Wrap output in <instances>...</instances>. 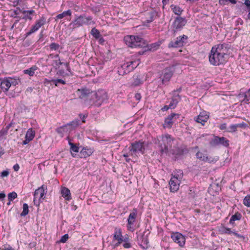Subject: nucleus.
<instances>
[{
  "instance_id": "nucleus-1",
  "label": "nucleus",
  "mask_w": 250,
  "mask_h": 250,
  "mask_svg": "<svg viewBox=\"0 0 250 250\" xmlns=\"http://www.w3.org/2000/svg\"><path fill=\"white\" fill-rule=\"evenodd\" d=\"M77 94L84 104L88 107L91 106L99 107L107 99V96L104 90L92 91L88 88L78 89Z\"/></svg>"
},
{
  "instance_id": "nucleus-2",
  "label": "nucleus",
  "mask_w": 250,
  "mask_h": 250,
  "mask_svg": "<svg viewBox=\"0 0 250 250\" xmlns=\"http://www.w3.org/2000/svg\"><path fill=\"white\" fill-rule=\"evenodd\" d=\"M125 44L130 47H145V51L156 50L159 46V44L155 43L149 45H147L146 42L138 36L130 35L124 38Z\"/></svg>"
},
{
  "instance_id": "nucleus-3",
  "label": "nucleus",
  "mask_w": 250,
  "mask_h": 250,
  "mask_svg": "<svg viewBox=\"0 0 250 250\" xmlns=\"http://www.w3.org/2000/svg\"><path fill=\"white\" fill-rule=\"evenodd\" d=\"M173 139L169 134L162 135L157 137V140L155 142L157 144L161 154L167 153L169 148L172 145Z\"/></svg>"
},
{
  "instance_id": "nucleus-4",
  "label": "nucleus",
  "mask_w": 250,
  "mask_h": 250,
  "mask_svg": "<svg viewBox=\"0 0 250 250\" xmlns=\"http://www.w3.org/2000/svg\"><path fill=\"white\" fill-rule=\"evenodd\" d=\"M95 22L93 21L91 16L86 17L85 15H81L76 17L75 19L70 23L69 26L73 29L77 28L83 25L94 24Z\"/></svg>"
},
{
  "instance_id": "nucleus-5",
  "label": "nucleus",
  "mask_w": 250,
  "mask_h": 250,
  "mask_svg": "<svg viewBox=\"0 0 250 250\" xmlns=\"http://www.w3.org/2000/svg\"><path fill=\"white\" fill-rule=\"evenodd\" d=\"M187 22L185 17H176L171 25V32L174 36L181 31Z\"/></svg>"
},
{
  "instance_id": "nucleus-6",
  "label": "nucleus",
  "mask_w": 250,
  "mask_h": 250,
  "mask_svg": "<svg viewBox=\"0 0 250 250\" xmlns=\"http://www.w3.org/2000/svg\"><path fill=\"white\" fill-rule=\"evenodd\" d=\"M145 149L144 142L141 141L131 143L129 147L130 155L132 157H138V154H144Z\"/></svg>"
},
{
  "instance_id": "nucleus-7",
  "label": "nucleus",
  "mask_w": 250,
  "mask_h": 250,
  "mask_svg": "<svg viewBox=\"0 0 250 250\" xmlns=\"http://www.w3.org/2000/svg\"><path fill=\"white\" fill-rule=\"evenodd\" d=\"M225 55L217 53L211 50L209 55V61L213 65H219L225 62Z\"/></svg>"
},
{
  "instance_id": "nucleus-8",
  "label": "nucleus",
  "mask_w": 250,
  "mask_h": 250,
  "mask_svg": "<svg viewBox=\"0 0 250 250\" xmlns=\"http://www.w3.org/2000/svg\"><path fill=\"white\" fill-rule=\"evenodd\" d=\"M79 125V121H72L66 125H63L61 127H58L56 129V131L62 137H63L65 133L70 132L74 128L78 126Z\"/></svg>"
},
{
  "instance_id": "nucleus-9",
  "label": "nucleus",
  "mask_w": 250,
  "mask_h": 250,
  "mask_svg": "<svg viewBox=\"0 0 250 250\" xmlns=\"http://www.w3.org/2000/svg\"><path fill=\"white\" fill-rule=\"evenodd\" d=\"M47 187L43 185L42 187L36 189L34 194V202L35 205L39 206L42 200L44 197L47 191Z\"/></svg>"
},
{
  "instance_id": "nucleus-10",
  "label": "nucleus",
  "mask_w": 250,
  "mask_h": 250,
  "mask_svg": "<svg viewBox=\"0 0 250 250\" xmlns=\"http://www.w3.org/2000/svg\"><path fill=\"white\" fill-rule=\"evenodd\" d=\"M174 71V66H169L164 69L160 76L163 84H167L170 81Z\"/></svg>"
},
{
  "instance_id": "nucleus-11",
  "label": "nucleus",
  "mask_w": 250,
  "mask_h": 250,
  "mask_svg": "<svg viewBox=\"0 0 250 250\" xmlns=\"http://www.w3.org/2000/svg\"><path fill=\"white\" fill-rule=\"evenodd\" d=\"M137 215V209L134 208L128 217L126 227L127 229L130 231L133 232L135 230L134 223L136 221Z\"/></svg>"
},
{
  "instance_id": "nucleus-12",
  "label": "nucleus",
  "mask_w": 250,
  "mask_h": 250,
  "mask_svg": "<svg viewBox=\"0 0 250 250\" xmlns=\"http://www.w3.org/2000/svg\"><path fill=\"white\" fill-rule=\"evenodd\" d=\"M210 145L212 146H222L225 147H228L229 146V140L224 137H220L215 136L210 141Z\"/></svg>"
},
{
  "instance_id": "nucleus-13",
  "label": "nucleus",
  "mask_w": 250,
  "mask_h": 250,
  "mask_svg": "<svg viewBox=\"0 0 250 250\" xmlns=\"http://www.w3.org/2000/svg\"><path fill=\"white\" fill-rule=\"evenodd\" d=\"M46 23V18L44 16H42L40 19L37 20L34 25L32 26L30 31L25 34L26 37L30 36L33 33L38 31L40 27L44 25Z\"/></svg>"
},
{
  "instance_id": "nucleus-14",
  "label": "nucleus",
  "mask_w": 250,
  "mask_h": 250,
  "mask_svg": "<svg viewBox=\"0 0 250 250\" xmlns=\"http://www.w3.org/2000/svg\"><path fill=\"white\" fill-rule=\"evenodd\" d=\"M188 36L185 35L177 37L175 40L171 41L168 44V48L180 47L184 45Z\"/></svg>"
},
{
  "instance_id": "nucleus-15",
  "label": "nucleus",
  "mask_w": 250,
  "mask_h": 250,
  "mask_svg": "<svg viewBox=\"0 0 250 250\" xmlns=\"http://www.w3.org/2000/svg\"><path fill=\"white\" fill-rule=\"evenodd\" d=\"M171 238L176 243L178 244L180 247H183L185 244V236L179 232H172L171 233Z\"/></svg>"
},
{
  "instance_id": "nucleus-16",
  "label": "nucleus",
  "mask_w": 250,
  "mask_h": 250,
  "mask_svg": "<svg viewBox=\"0 0 250 250\" xmlns=\"http://www.w3.org/2000/svg\"><path fill=\"white\" fill-rule=\"evenodd\" d=\"M189 152L188 148L185 146H181L176 148L172 153L175 159H181L184 156L188 154Z\"/></svg>"
},
{
  "instance_id": "nucleus-17",
  "label": "nucleus",
  "mask_w": 250,
  "mask_h": 250,
  "mask_svg": "<svg viewBox=\"0 0 250 250\" xmlns=\"http://www.w3.org/2000/svg\"><path fill=\"white\" fill-rule=\"evenodd\" d=\"M240 101L244 104L250 103V88L246 92L241 91L238 95Z\"/></svg>"
},
{
  "instance_id": "nucleus-18",
  "label": "nucleus",
  "mask_w": 250,
  "mask_h": 250,
  "mask_svg": "<svg viewBox=\"0 0 250 250\" xmlns=\"http://www.w3.org/2000/svg\"><path fill=\"white\" fill-rule=\"evenodd\" d=\"M132 71V67L129 65L128 62L123 63L120 67L118 68V73L120 75H124L129 73Z\"/></svg>"
},
{
  "instance_id": "nucleus-19",
  "label": "nucleus",
  "mask_w": 250,
  "mask_h": 250,
  "mask_svg": "<svg viewBox=\"0 0 250 250\" xmlns=\"http://www.w3.org/2000/svg\"><path fill=\"white\" fill-rule=\"evenodd\" d=\"M137 242L138 244L143 249L148 248V240L147 236L144 234H139L137 236Z\"/></svg>"
},
{
  "instance_id": "nucleus-20",
  "label": "nucleus",
  "mask_w": 250,
  "mask_h": 250,
  "mask_svg": "<svg viewBox=\"0 0 250 250\" xmlns=\"http://www.w3.org/2000/svg\"><path fill=\"white\" fill-rule=\"evenodd\" d=\"M179 116V115L178 114H175L174 113H172L170 114L169 115H168L167 118H165L164 121V123L163 124V127L164 128H170L172 127V125H173V119L175 117H177L178 118Z\"/></svg>"
},
{
  "instance_id": "nucleus-21",
  "label": "nucleus",
  "mask_w": 250,
  "mask_h": 250,
  "mask_svg": "<svg viewBox=\"0 0 250 250\" xmlns=\"http://www.w3.org/2000/svg\"><path fill=\"white\" fill-rule=\"evenodd\" d=\"M209 118V115L205 111L201 112L200 114L195 118V120L197 123H200L202 125H204Z\"/></svg>"
},
{
  "instance_id": "nucleus-22",
  "label": "nucleus",
  "mask_w": 250,
  "mask_h": 250,
  "mask_svg": "<svg viewBox=\"0 0 250 250\" xmlns=\"http://www.w3.org/2000/svg\"><path fill=\"white\" fill-rule=\"evenodd\" d=\"M180 182L181 181L171 177L169 182L170 191L172 192L177 191L179 189Z\"/></svg>"
},
{
  "instance_id": "nucleus-23",
  "label": "nucleus",
  "mask_w": 250,
  "mask_h": 250,
  "mask_svg": "<svg viewBox=\"0 0 250 250\" xmlns=\"http://www.w3.org/2000/svg\"><path fill=\"white\" fill-rule=\"evenodd\" d=\"M196 156L198 159L205 162L211 163L213 162V160H212L211 157H209L207 155H205L200 151H198L197 152Z\"/></svg>"
},
{
  "instance_id": "nucleus-24",
  "label": "nucleus",
  "mask_w": 250,
  "mask_h": 250,
  "mask_svg": "<svg viewBox=\"0 0 250 250\" xmlns=\"http://www.w3.org/2000/svg\"><path fill=\"white\" fill-rule=\"evenodd\" d=\"M226 48V44H219L217 45L213 46L211 50L215 52L219 53H221V54L223 55H225Z\"/></svg>"
},
{
  "instance_id": "nucleus-25",
  "label": "nucleus",
  "mask_w": 250,
  "mask_h": 250,
  "mask_svg": "<svg viewBox=\"0 0 250 250\" xmlns=\"http://www.w3.org/2000/svg\"><path fill=\"white\" fill-rule=\"evenodd\" d=\"M181 100V96L178 94H173V96L171 98L170 104H169L171 109H174Z\"/></svg>"
},
{
  "instance_id": "nucleus-26",
  "label": "nucleus",
  "mask_w": 250,
  "mask_h": 250,
  "mask_svg": "<svg viewBox=\"0 0 250 250\" xmlns=\"http://www.w3.org/2000/svg\"><path fill=\"white\" fill-rule=\"evenodd\" d=\"M17 9H19V11L22 12V14L24 15V16L22 17V19L25 20H32V17L31 16L35 13V11L33 10H22L19 7H17Z\"/></svg>"
},
{
  "instance_id": "nucleus-27",
  "label": "nucleus",
  "mask_w": 250,
  "mask_h": 250,
  "mask_svg": "<svg viewBox=\"0 0 250 250\" xmlns=\"http://www.w3.org/2000/svg\"><path fill=\"white\" fill-rule=\"evenodd\" d=\"M132 85L134 86H137L143 83L144 81V77L142 75H134Z\"/></svg>"
},
{
  "instance_id": "nucleus-28",
  "label": "nucleus",
  "mask_w": 250,
  "mask_h": 250,
  "mask_svg": "<svg viewBox=\"0 0 250 250\" xmlns=\"http://www.w3.org/2000/svg\"><path fill=\"white\" fill-rule=\"evenodd\" d=\"M11 85V82L7 79L3 80L0 84V87L3 92H7Z\"/></svg>"
},
{
  "instance_id": "nucleus-29",
  "label": "nucleus",
  "mask_w": 250,
  "mask_h": 250,
  "mask_svg": "<svg viewBox=\"0 0 250 250\" xmlns=\"http://www.w3.org/2000/svg\"><path fill=\"white\" fill-rule=\"evenodd\" d=\"M92 153L93 151L91 148L83 147L80 152V157L84 158H86L90 156Z\"/></svg>"
},
{
  "instance_id": "nucleus-30",
  "label": "nucleus",
  "mask_w": 250,
  "mask_h": 250,
  "mask_svg": "<svg viewBox=\"0 0 250 250\" xmlns=\"http://www.w3.org/2000/svg\"><path fill=\"white\" fill-rule=\"evenodd\" d=\"M61 194L62 196L67 200H70L71 199L70 190L65 187L62 188Z\"/></svg>"
},
{
  "instance_id": "nucleus-31",
  "label": "nucleus",
  "mask_w": 250,
  "mask_h": 250,
  "mask_svg": "<svg viewBox=\"0 0 250 250\" xmlns=\"http://www.w3.org/2000/svg\"><path fill=\"white\" fill-rule=\"evenodd\" d=\"M123 235L122 234V231L120 229L116 228L114 234V239L119 241V243H122Z\"/></svg>"
},
{
  "instance_id": "nucleus-32",
  "label": "nucleus",
  "mask_w": 250,
  "mask_h": 250,
  "mask_svg": "<svg viewBox=\"0 0 250 250\" xmlns=\"http://www.w3.org/2000/svg\"><path fill=\"white\" fill-rule=\"evenodd\" d=\"M170 8L172 12L179 17H180V15L183 12V10L181 7L175 4H171L170 5Z\"/></svg>"
},
{
  "instance_id": "nucleus-33",
  "label": "nucleus",
  "mask_w": 250,
  "mask_h": 250,
  "mask_svg": "<svg viewBox=\"0 0 250 250\" xmlns=\"http://www.w3.org/2000/svg\"><path fill=\"white\" fill-rule=\"evenodd\" d=\"M242 216L239 212H236L234 215H232L229 220V223L230 224L233 225L235 221L240 220Z\"/></svg>"
},
{
  "instance_id": "nucleus-34",
  "label": "nucleus",
  "mask_w": 250,
  "mask_h": 250,
  "mask_svg": "<svg viewBox=\"0 0 250 250\" xmlns=\"http://www.w3.org/2000/svg\"><path fill=\"white\" fill-rule=\"evenodd\" d=\"M38 67L36 65H33L29 69L23 70V73L27 74L30 76H33L35 74V71L37 70Z\"/></svg>"
},
{
  "instance_id": "nucleus-35",
  "label": "nucleus",
  "mask_w": 250,
  "mask_h": 250,
  "mask_svg": "<svg viewBox=\"0 0 250 250\" xmlns=\"http://www.w3.org/2000/svg\"><path fill=\"white\" fill-rule=\"evenodd\" d=\"M72 15V11L70 9H68L67 11H64L62 13L57 15L55 18V20L62 19L65 17L67 16H71Z\"/></svg>"
},
{
  "instance_id": "nucleus-36",
  "label": "nucleus",
  "mask_w": 250,
  "mask_h": 250,
  "mask_svg": "<svg viewBox=\"0 0 250 250\" xmlns=\"http://www.w3.org/2000/svg\"><path fill=\"white\" fill-rule=\"evenodd\" d=\"M35 135V132L33 130L32 128H29L27 130L25 138L29 139V141H31L34 138Z\"/></svg>"
},
{
  "instance_id": "nucleus-37",
  "label": "nucleus",
  "mask_w": 250,
  "mask_h": 250,
  "mask_svg": "<svg viewBox=\"0 0 250 250\" xmlns=\"http://www.w3.org/2000/svg\"><path fill=\"white\" fill-rule=\"evenodd\" d=\"M172 178H175L179 181H181L183 177V172L182 170L179 169L176 172L172 174Z\"/></svg>"
},
{
  "instance_id": "nucleus-38",
  "label": "nucleus",
  "mask_w": 250,
  "mask_h": 250,
  "mask_svg": "<svg viewBox=\"0 0 250 250\" xmlns=\"http://www.w3.org/2000/svg\"><path fill=\"white\" fill-rule=\"evenodd\" d=\"M68 140V144L70 146L71 151L74 152H78L79 151V147L75 144L71 142L69 137H67Z\"/></svg>"
},
{
  "instance_id": "nucleus-39",
  "label": "nucleus",
  "mask_w": 250,
  "mask_h": 250,
  "mask_svg": "<svg viewBox=\"0 0 250 250\" xmlns=\"http://www.w3.org/2000/svg\"><path fill=\"white\" fill-rule=\"evenodd\" d=\"M90 34L96 40H98L101 36L100 31L95 27L91 29Z\"/></svg>"
},
{
  "instance_id": "nucleus-40",
  "label": "nucleus",
  "mask_w": 250,
  "mask_h": 250,
  "mask_svg": "<svg viewBox=\"0 0 250 250\" xmlns=\"http://www.w3.org/2000/svg\"><path fill=\"white\" fill-rule=\"evenodd\" d=\"M29 212V207L27 204L24 203L23 205V210L21 213V216H25L28 214Z\"/></svg>"
},
{
  "instance_id": "nucleus-41",
  "label": "nucleus",
  "mask_w": 250,
  "mask_h": 250,
  "mask_svg": "<svg viewBox=\"0 0 250 250\" xmlns=\"http://www.w3.org/2000/svg\"><path fill=\"white\" fill-rule=\"evenodd\" d=\"M52 82L56 86H58L59 84H66V82L65 81L61 79H51Z\"/></svg>"
},
{
  "instance_id": "nucleus-42",
  "label": "nucleus",
  "mask_w": 250,
  "mask_h": 250,
  "mask_svg": "<svg viewBox=\"0 0 250 250\" xmlns=\"http://www.w3.org/2000/svg\"><path fill=\"white\" fill-rule=\"evenodd\" d=\"M237 130V127L236 124L231 125L227 129V132L229 133H234Z\"/></svg>"
},
{
  "instance_id": "nucleus-43",
  "label": "nucleus",
  "mask_w": 250,
  "mask_h": 250,
  "mask_svg": "<svg viewBox=\"0 0 250 250\" xmlns=\"http://www.w3.org/2000/svg\"><path fill=\"white\" fill-rule=\"evenodd\" d=\"M17 197V194L16 192L13 191L8 194V199L10 201H13L14 199Z\"/></svg>"
},
{
  "instance_id": "nucleus-44",
  "label": "nucleus",
  "mask_w": 250,
  "mask_h": 250,
  "mask_svg": "<svg viewBox=\"0 0 250 250\" xmlns=\"http://www.w3.org/2000/svg\"><path fill=\"white\" fill-rule=\"evenodd\" d=\"M230 2L232 4H236L237 3L236 0H219V3L221 5H226L227 2Z\"/></svg>"
},
{
  "instance_id": "nucleus-45",
  "label": "nucleus",
  "mask_w": 250,
  "mask_h": 250,
  "mask_svg": "<svg viewBox=\"0 0 250 250\" xmlns=\"http://www.w3.org/2000/svg\"><path fill=\"white\" fill-rule=\"evenodd\" d=\"M60 45L58 43L52 42L49 45V47L51 50H57L60 48Z\"/></svg>"
},
{
  "instance_id": "nucleus-46",
  "label": "nucleus",
  "mask_w": 250,
  "mask_h": 250,
  "mask_svg": "<svg viewBox=\"0 0 250 250\" xmlns=\"http://www.w3.org/2000/svg\"><path fill=\"white\" fill-rule=\"evenodd\" d=\"M220 231L222 233H225V234H231L232 230L230 229L227 228L225 227H223L221 229Z\"/></svg>"
},
{
  "instance_id": "nucleus-47",
  "label": "nucleus",
  "mask_w": 250,
  "mask_h": 250,
  "mask_svg": "<svg viewBox=\"0 0 250 250\" xmlns=\"http://www.w3.org/2000/svg\"><path fill=\"white\" fill-rule=\"evenodd\" d=\"M243 204L248 207H250V196H246L243 200Z\"/></svg>"
},
{
  "instance_id": "nucleus-48",
  "label": "nucleus",
  "mask_w": 250,
  "mask_h": 250,
  "mask_svg": "<svg viewBox=\"0 0 250 250\" xmlns=\"http://www.w3.org/2000/svg\"><path fill=\"white\" fill-rule=\"evenodd\" d=\"M129 65L132 67V71L137 67L139 63L138 61H129L128 62Z\"/></svg>"
},
{
  "instance_id": "nucleus-49",
  "label": "nucleus",
  "mask_w": 250,
  "mask_h": 250,
  "mask_svg": "<svg viewBox=\"0 0 250 250\" xmlns=\"http://www.w3.org/2000/svg\"><path fill=\"white\" fill-rule=\"evenodd\" d=\"M236 126L238 128H241L243 129H246L247 128H248L249 126L248 125L244 122H242L241 123L237 124Z\"/></svg>"
},
{
  "instance_id": "nucleus-50",
  "label": "nucleus",
  "mask_w": 250,
  "mask_h": 250,
  "mask_svg": "<svg viewBox=\"0 0 250 250\" xmlns=\"http://www.w3.org/2000/svg\"><path fill=\"white\" fill-rule=\"evenodd\" d=\"M69 238V235L68 234H65L61 237L60 240V242L64 243H65Z\"/></svg>"
},
{
  "instance_id": "nucleus-51",
  "label": "nucleus",
  "mask_w": 250,
  "mask_h": 250,
  "mask_svg": "<svg viewBox=\"0 0 250 250\" xmlns=\"http://www.w3.org/2000/svg\"><path fill=\"white\" fill-rule=\"evenodd\" d=\"M155 15V13L154 12L149 13V18L146 20L147 23H150L153 21Z\"/></svg>"
},
{
  "instance_id": "nucleus-52",
  "label": "nucleus",
  "mask_w": 250,
  "mask_h": 250,
  "mask_svg": "<svg viewBox=\"0 0 250 250\" xmlns=\"http://www.w3.org/2000/svg\"><path fill=\"white\" fill-rule=\"evenodd\" d=\"M9 172L8 170H5L2 171L0 173V176L2 177H5L8 176L9 175Z\"/></svg>"
},
{
  "instance_id": "nucleus-53",
  "label": "nucleus",
  "mask_w": 250,
  "mask_h": 250,
  "mask_svg": "<svg viewBox=\"0 0 250 250\" xmlns=\"http://www.w3.org/2000/svg\"><path fill=\"white\" fill-rule=\"evenodd\" d=\"M7 134V131L6 129H3L0 131V141L1 140V138H2L3 136L6 135Z\"/></svg>"
},
{
  "instance_id": "nucleus-54",
  "label": "nucleus",
  "mask_w": 250,
  "mask_h": 250,
  "mask_svg": "<svg viewBox=\"0 0 250 250\" xmlns=\"http://www.w3.org/2000/svg\"><path fill=\"white\" fill-rule=\"evenodd\" d=\"M243 24V21L240 18H238L235 21L236 26H237L239 24L242 25Z\"/></svg>"
},
{
  "instance_id": "nucleus-55",
  "label": "nucleus",
  "mask_w": 250,
  "mask_h": 250,
  "mask_svg": "<svg viewBox=\"0 0 250 250\" xmlns=\"http://www.w3.org/2000/svg\"><path fill=\"white\" fill-rule=\"evenodd\" d=\"M228 127H227V124L226 123H224L220 125L219 126V129L224 130H225L227 131Z\"/></svg>"
},
{
  "instance_id": "nucleus-56",
  "label": "nucleus",
  "mask_w": 250,
  "mask_h": 250,
  "mask_svg": "<svg viewBox=\"0 0 250 250\" xmlns=\"http://www.w3.org/2000/svg\"><path fill=\"white\" fill-rule=\"evenodd\" d=\"M19 9H16L13 11V14L11 15V17L14 18H18L17 15L19 14V12L18 11Z\"/></svg>"
},
{
  "instance_id": "nucleus-57",
  "label": "nucleus",
  "mask_w": 250,
  "mask_h": 250,
  "mask_svg": "<svg viewBox=\"0 0 250 250\" xmlns=\"http://www.w3.org/2000/svg\"><path fill=\"white\" fill-rule=\"evenodd\" d=\"M98 42L99 44H101V45H104V42H105V40L104 39L103 37H102V36H101L100 37V38H98Z\"/></svg>"
},
{
  "instance_id": "nucleus-58",
  "label": "nucleus",
  "mask_w": 250,
  "mask_h": 250,
  "mask_svg": "<svg viewBox=\"0 0 250 250\" xmlns=\"http://www.w3.org/2000/svg\"><path fill=\"white\" fill-rule=\"evenodd\" d=\"M123 246L125 249H128V248H131V244L129 242H125L123 244Z\"/></svg>"
},
{
  "instance_id": "nucleus-59",
  "label": "nucleus",
  "mask_w": 250,
  "mask_h": 250,
  "mask_svg": "<svg viewBox=\"0 0 250 250\" xmlns=\"http://www.w3.org/2000/svg\"><path fill=\"white\" fill-rule=\"evenodd\" d=\"M80 119L82 120L83 123H85V119L87 117V115L80 114H79Z\"/></svg>"
},
{
  "instance_id": "nucleus-60",
  "label": "nucleus",
  "mask_w": 250,
  "mask_h": 250,
  "mask_svg": "<svg viewBox=\"0 0 250 250\" xmlns=\"http://www.w3.org/2000/svg\"><path fill=\"white\" fill-rule=\"evenodd\" d=\"M169 109H171V107H170V106L169 105H165L163 107H162L161 108V110L163 111H167V110H168Z\"/></svg>"
},
{
  "instance_id": "nucleus-61",
  "label": "nucleus",
  "mask_w": 250,
  "mask_h": 250,
  "mask_svg": "<svg viewBox=\"0 0 250 250\" xmlns=\"http://www.w3.org/2000/svg\"><path fill=\"white\" fill-rule=\"evenodd\" d=\"M63 65L65 66L67 71H68L69 72H71V69L69 66V62L64 63Z\"/></svg>"
},
{
  "instance_id": "nucleus-62",
  "label": "nucleus",
  "mask_w": 250,
  "mask_h": 250,
  "mask_svg": "<svg viewBox=\"0 0 250 250\" xmlns=\"http://www.w3.org/2000/svg\"><path fill=\"white\" fill-rule=\"evenodd\" d=\"M122 239L123 240V242H124L125 243V242H129V238H128V236L127 235H126L125 236H123Z\"/></svg>"
},
{
  "instance_id": "nucleus-63",
  "label": "nucleus",
  "mask_w": 250,
  "mask_h": 250,
  "mask_svg": "<svg viewBox=\"0 0 250 250\" xmlns=\"http://www.w3.org/2000/svg\"><path fill=\"white\" fill-rule=\"evenodd\" d=\"M244 4L247 6L248 9L250 8V0H245Z\"/></svg>"
},
{
  "instance_id": "nucleus-64",
  "label": "nucleus",
  "mask_w": 250,
  "mask_h": 250,
  "mask_svg": "<svg viewBox=\"0 0 250 250\" xmlns=\"http://www.w3.org/2000/svg\"><path fill=\"white\" fill-rule=\"evenodd\" d=\"M2 250H15L14 248H13L10 246H8L7 247H5Z\"/></svg>"
}]
</instances>
